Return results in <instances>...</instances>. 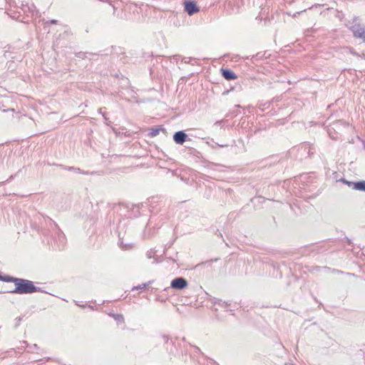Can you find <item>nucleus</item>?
Listing matches in <instances>:
<instances>
[{
	"instance_id": "obj_1",
	"label": "nucleus",
	"mask_w": 365,
	"mask_h": 365,
	"mask_svg": "<svg viewBox=\"0 0 365 365\" xmlns=\"http://www.w3.org/2000/svg\"><path fill=\"white\" fill-rule=\"evenodd\" d=\"M9 281H12L15 284V289L13 291L17 294H30L37 291L36 287L33 282L18 278H11Z\"/></svg>"
},
{
	"instance_id": "obj_2",
	"label": "nucleus",
	"mask_w": 365,
	"mask_h": 365,
	"mask_svg": "<svg viewBox=\"0 0 365 365\" xmlns=\"http://www.w3.org/2000/svg\"><path fill=\"white\" fill-rule=\"evenodd\" d=\"M171 287L176 289H182L187 287V282L182 277L175 278L171 282Z\"/></svg>"
},
{
	"instance_id": "obj_3",
	"label": "nucleus",
	"mask_w": 365,
	"mask_h": 365,
	"mask_svg": "<svg viewBox=\"0 0 365 365\" xmlns=\"http://www.w3.org/2000/svg\"><path fill=\"white\" fill-rule=\"evenodd\" d=\"M185 10L190 16L197 13L200 11L196 4L193 1L185 2Z\"/></svg>"
},
{
	"instance_id": "obj_4",
	"label": "nucleus",
	"mask_w": 365,
	"mask_h": 365,
	"mask_svg": "<svg viewBox=\"0 0 365 365\" xmlns=\"http://www.w3.org/2000/svg\"><path fill=\"white\" fill-rule=\"evenodd\" d=\"M354 36L356 38H362L365 41V29L364 27L358 26H354L351 29Z\"/></svg>"
},
{
	"instance_id": "obj_5",
	"label": "nucleus",
	"mask_w": 365,
	"mask_h": 365,
	"mask_svg": "<svg viewBox=\"0 0 365 365\" xmlns=\"http://www.w3.org/2000/svg\"><path fill=\"white\" fill-rule=\"evenodd\" d=\"M222 76L227 81L235 80L237 76L231 70L221 69Z\"/></svg>"
},
{
	"instance_id": "obj_6",
	"label": "nucleus",
	"mask_w": 365,
	"mask_h": 365,
	"mask_svg": "<svg viewBox=\"0 0 365 365\" xmlns=\"http://www.w3.org/2000/svg\"><path fill=\"white\" fill-rule=\"evenodd\" d=\"M186 137L183 131H178L174 134L173 139L176 143L182 145L185 141Z\"/></svg>"
},
{
	"instance_id": "obj_7",
	"label": "nucleus",
	"mask_w": 365,
	"mask_h": 365,
	"mask_svg": "<svg viewBox=\"0 0 365 365\" xmlns=\"http://www.w3.org/2000/svg\"><path fill=\"white\" fill-rule=\"evenodd\" d=\"M354 188L359 190L365 191V181H361L354 184Z\"/></svg>"
},
{
	"instance_id": "obj_8",
	"label": "nucleus",
	"mask_w": 365,
	"mask_h": 365,
	"mask_svg": "<svg viewBox=\"0 0 365 365\" xmlns=\"http://www.w3.org/2000/svg\"><path fill=\"white\" fill-rule=\"evenodd\" d=\"M159 131H160V129H158V128H152L150 134L152 136H155L159 133Z\"/></svg>"
}]
</instances>
